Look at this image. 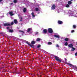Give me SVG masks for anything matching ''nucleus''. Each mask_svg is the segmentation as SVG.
<instances>
[{"label": "nucleus", "instance_id": "nucleus-2", "mask_svg": "<svg viewBox=\"0 0 77 77\" xmlns=\"http://www.w3.org/2000/svg\"><path fill=\"white\" fill-rule=\"evenodd\" d=\"M48 31L50 33H53V29H52L51 28H48Z\"/></svg>", "mask_w": 77, "mask_h": 77}, {"label": "nucleus", "instance_id": "nucleus-43", "mask_svg": "<svg viewBox=\"0 0 77 77\" xmlns=\"http://www.w3.org/2000/svg\"><path fill=\"white\" fill-rule=\"evenodd\" d=\"M74 17H77V16H74Z\"/></svg>", "mask_w": 77, "mask_h": 77}, {"label": "nucleus", "instance_id": "nucleus-12", "mask_svg": "<svg viewBox=\"0 0 77 77\" xmlns=\"http://www.w3.org/2000/svg\"><path fill=\"white\" fill-rule=\"evenodd\" d=\"M8 32H13V31L12 29H10L9 31H7Z\"/></svg>", "mask_w": 77, "mask_h": 77}, {"label": "nucleus", "instance_id": "nucleus-23", "mask_svg": "<svg viewBox=\"0 0 77 77\" xmlns=\"http://www.w3.org/2000/svg\"><path fill=\"white\" fill-rule=\"evenodd\" d=\"M14 3H16L17 2V0H14Z\"/></svg>", "mask_w": 77, "mask_h": 77}, {"label": "nucleus", "instance_id": "nucleus-1", "mask_svg": "<svg viewBox=\"0 0 77 77\" xmlns=\"http://www.w3.org/2000/svg\"><path fill=\"white\" fill-rule=\"evenodd\" d=\"M27 32L28 33H29V34H31L32 33V29L31 28H28L27 29Z\"/></svg>", "mask_w": 77, "mask_h": 77}, {"label": "nucleus", "instance_id": "nucleus-30", "mask_svg": "<svg viewBox=\"0 0 77 77\" xmlns=\"http://www.w3.org/2000/svg\"><path fill=\"white\" fill-rule=\"evenodd\" d=\"M75 32V31L74 30H72L71 31V33H74Z\"/></svg>", "mask_w": 77, "mask_h": 77}, {"label": "nucleus", "instance_id": "nucleus-6", "mask_svg": "<svg viewBox=\"0 0 77 77\" xmlns=\"http://www.w3.org/2000/svg\"><path fill=\"white\" fill-rule=\"evenodd\" d=\"M47 30L46 29H45L43 30V32L44 33L46 34L47 33Z\"/></svg>", "mask_w": 77, "mask_h": 77}, {"label": "nucleus", "instance_id": "nucleus-41", "mask_svg": "<svg viewBox=\"0 0 77 77\" xmlns=\"http://www.w3.org/2000/svg\"><path fill=\"white\" fill-rule=\"evenodd\" d=\"M3 0H0V2H2V1Z\"/></svg>", "mask_w": 77, "mask_h": 77}, {"label": "nucleus", "instance_id": "nucleus-33", "mask_svg": "<svg viewBox=\"0 0 77 77\" xmlns=\"http://www.w3.org/2000/svg\"><path fill=\"white\" fill-rule=\"evenodd\" d=\"M56 47H59V46L57 44L56 45Z\"/></svg>", "mask_w": 77, "mask_h": 77}, {"label": "nucleus", "instance_id": "nucleus-35", "mask_svg": "<svg viewBox=\"0 0 77 77\" xmlns=\"http://www.w3.org/2000/svg\"><path fill=\"white\" fill-rule=\"evenodd\" d=\"M67 62V60L65 58V62Z\"/></svg>", "mask_w": 77, "mask_h": 77}, {"label": "nucleus", "instance_id": "nucleus-19", "mask_svg": "<svg viewBox=\"0 0 77 77\" xmlns=\"http://www.w3.org/2000/svg\"><path fill=\"white\" fill-rule=\"evenodd\" d=\"M71 50V51H74L75 50V48L72 47Z\"/></svg>", "mask_w": 77, "mask_h": 77}, {"label": "nucleus", "instance_id": "nucleus-27", "mask_svg": "<svg viewBox=\"0 0 77 77\" xmlns=\"http://www.w3.org/2000/svg\"><path fill=\"white\" fill-rule=\"evenodd\" d=\"M26 44H28V45H30V44H29V42H26Z\"/></svg>", "mask_w": 77, "mask_h": 77}, {"label": "nucleus", "instance_id": "nucleus-7", "mask_svg": "<svg viewBox=\"0 0 77 77\" xmlns=\"http://www.w3.org/2000/svg\"><path fill=\"white\" fill-rule=\"evenodd\" d=\"M26 30L25 29H24V31H21V30H19V32H21V33H24V32H26Z\"/></svg>", "mask_w": 77, "mask_h": 77}, {"label": "nucleus", "instance_id": "nucleus-8", "mask_svg": "<svg viewBox=\"0 0 77 77\" xmlns=\"http://www.w3.org/2000/svg\"><path fill=\"white\" fill-rule=\"evenodd\" d=\"M62 23H63V22H62V21L60 20L58 21V23L59 24H62Z\"/></svg>", "mask_w": 77, "mask_h": 77}, {"label": "nucleus", "instance_id": "nucleus-14", "mask_svg": "<svg viewBox=\"0 0 77 77\" xmlns=\"http://www.w3.org/2000/svg\"><path fill=\"white\" fill-rule=\"evenodd\" d=\"M10 24L9 23H4V26H9Z\"/></svg>", "mask_w": 77, "mask_h": 77}, {"label": "nucleus", "instance_id": "nucleus-45", "mask_svg": "<svg viewBox=\"0 0 77 77\" xmlns=\"http://www.w3.org/2000/svg\"><path fill=\"white\" fill-rule=\"evenodd\" d=\"M70 12H71V11H70Z\"/></svg>", "mask_w": 77, "mask_h": 77}, {"label": "nucleus", "instance_id": "nucleus-4", "mask_svg": "<svg viewBox=\"0 0 77 77\" xmlns=\"http://www.w3.org/2000/svg\"><path fill=\"white\" fill-rule=\"evenodd\" d=\"M55 8L56 6L54 5H53L51 7V9H52V10H54V9H55Z\"/></svg>", "mask_w": 77, "mask_h": 77}, {"label": "nucleus", "instance_id": "nucleus-17", "mask_svg": "<svg viewBox=\"0 0 77 77\" xmlns=\"http://www.w3.org/2000/svg\"><path fill=\"white\" fill-rule=\"evenodd\" d=\"M68 45V42H66L64 44L66 46H67V45Z\"/></svg>", "mask_w": 77, "mask_h": 77}, {"label": "nucleus", "instance_id": "nucleus-18", "mask_svg": "<svg viewBox=\"0 0 77 77\" xmlns=\"http://www.w3.org/2000/svg\"><path fill=\"white\" fill-rule=\"evenodd\" d=\"M68 65L69 66H70V67H72L73 66H72V65L70 63L68 64Z\"/></svg>", "mask_w": 77, "mask_h": 77}, {"label": "nucleus", "instance_id": "nucleus-3", "mask_svg": "<svg viewBox=\"0 0 77 77\" xmlns=\"http://www.w3.org/2000/svg\"><path fill=\"white\" fill-rule=\"evenodd\" d=\"M55 59H56V60H57V61H59V62H61V60L60 59V58H59V57L56 56Z\"/></svg>", "mask_w": 77, "mask_h": 77}, {"label": "nucleus", "instance_id": "nucleus-28", "mask_svg": "<svg viewBox=\"0 0 77 77\" xmlns=\"http://www.w3.org/2000/svg\"><path fill=\"white\" fill-rule=\"evenodd\" d=\"M48 45H51L52 44V43L51 42H48Z\"/></svg>", "mask_w": 77, "mask_h": 77}, {"label": "nucleus", "instance_id": "nucleus-13", "mask_svg": "<svg viewBox=\"0 0 77 77\" xmlns=\"http://www.w3.org/2000/svg\"><path fill=\"white\" fill-rule=\"evenodd\" d=\"M35 42L33 41H32L31 43V44H33V45H34L35 44Z\"/></svg>", "mask_w": 77, "mask_h": 77}, {"label": "nucleus", "instance_id": "nucleus-24", "mask_svg": "<svg viewBox=\"0 0 77 77\" xmlns=\"http://www.w3.org/2000/svg\"><path fill=\"white\" fill-rule=\"evenodd\" d=\"M72 2H71L69 1L68 2V4L69 5H71V4Z\"/></svg>", "mask_w": 77, "mask_h": 77}, {"label": "nucleus", "instance_id": "nucleus-22", "mask_svg": "<svg viewBox=\"0 0 77 77\" xmlns=\"http://www.w3.org/2000/svg\"><path fill=\"white\" fill-rule=\"evenodd\" d=\"M29 46H30V47H32V48H33V47H34V45H29Z\"/></svg>", "mask_w": 77, "mask_h": 77}, {"label": "nucleus", "instance_id": "nucleus-16", "mask_svg": "<svg viewBox=\"0 0 77 77\" xmlns=\"http://www.w3.org/2000/svg\"><path fill=\"white\" fill-rule=\"evenodd\" d=\"M69 16H70L71 17H72V16H73V14L72 13H69Z\"/></svg>", "mask_w": 77, "mask_h": 77}, {"label": "nucleus", "instance_id": "nucleus-21", "mask_svg": "<svg viewBox=\"0 0 77 77\" xmlns=\"http://www.w3.org/2000/svg\"><path fill=\"white\" fill-rule=\"evenodd\" d=\"M65 41H68V38H65L64 39Z\"/></svg>", "mask_w": 77, "mask_h": 77}, {"label": "nucleus", "instance_id": "nucleus-36", "mask_svg": "<svg viewBox=\"0 0 77 77\" xmlns=\"http://www.w3.org/2000/svg\"><path fill=\"white\" fill-rule=\"evenodd\" d=\"M11 25H13V24H14V22H11Z\"/></svg>", "mask_w": 77, "mask_h": 77}, {"label": "nucleus", "instance_id": "nucleus-42", "mask_svg": "<svg viewBox=\"0 0 77 77\" xmlns=\"http://www.w3.org/2000/svg\"><path fill=\"white\" fill-rule=\"evenodd\" d=\"M13 3H11V5H13Z\"/></svg>", "mask_w": 77, "mask_h": 77}, {"label": "nucleus", "instance_id": "nucleus-25", "mask_svg": "<svg viewBox=\"0 0 77 77\" xmlns=\"http://www.w3.org/2000/svg\"><path fill=\"white\" fill-rule=\"evenodd\" d=\"M41 40V39L39 38H38L37 39H36V41H40Z\"/></svg>", "mask_w": 77, "mask_h": 77}, {"label": "nucleus", "instance_id": "nucleus-32", "mask_svg": "<svg viewBox=\"0 0 77 77\" xmlns=\"http://www.w3.org/2000/svg\"><path fill=\"white\" fill-rule=\"evenodd\" d=\"M38 48H40L41 47V45H39L38 46H37Z\"/></svg>", "mask_w": 77, "mask_h": 77}, {"label": "nucleus", "instance_id": "nucleus-29", "mask_svg": "<svg viewBox=\"0 0 77 77\" xmlns=\"http://www.w3.org/2000/svg\"><path fill=\"white\" fill-rule=\"evenodd\" d=\"M20 19H21L20 20V21H22V17H20Z\"/></svg>", "mask_w": 77, "mask_h": 77}, {"label": "nucleus", "instance_id": "nucleus-5", "mask_svg": "<svg viewBox=\"0 0 77 77\" xmlns=\"http://www.w3.org/2000/svg\"><path fill=\"white\" fill-rule=\"evenodd\" d=\"M54 37H55V38H58V39H59V38H60V36H59V35H54Z\"/></svg>", "mask_w": 77, "mask_h": 77}, {"label": "nucleus", "instance_id": "nucleus-20", "mask_svg": "<svg viewBox=\"0 0 77 77\" xmlns=\"http://www.w3.org/2000/svg\"><path fill=\"white\" fill-rule=\"evenodd\" d=\"M23 11L24 12H26V8H24L23 9Z\"/></svg>", "mask_w": 77, "mask_h": 77}, {"label": "nucleus", "instance_id": "nucleus-37", "mask_svg": "<svg viewBox=\"0 0 77 77\" xmlns=\"http://www.w3.org/2000/svg\"><path fill=\"white\" fill-rule=\"evenodd\" d=\"M7 29H9V27H7Z\"/></svg>", "mask_w": 77, "mask_h": 77}, {"label": "nucleus", "instance_id": "nucleus-15", "mask_svg": "<svg viewBox=\"0 0 77 77\" xmlns=\"http://www.w3.org/2000/svg\"><path fill=\"white\" fill-rule=\"evenodd\" d=\"M31 14L32 16V17H35V16L34 15V13H33V12H32Z\"/></svg>", "mask_w": 77, "mask_h": 77}, {"label": "nucleus", "instance_id": "nucleus-40", "mask_svg": "<svg viewBox=\"0 0 77 77\" xmlns=\"http://www.w3.org/2000/svg\"><path fill=\"white\" fill-rule=\"evenodd\" d=\"M75 56H77V52L75 53Z\"/></svg>", "mask_w": 77, "mask_h": 77}, {"label": "nucleus", "instance_id": "nucleus-26", "mask_svg": "<svg viewBox=\"0 0 77 77\" xmlns=\"http://www.w3.org/2000/svg\"><path fill=\"white\" fill-rule=\"evenodd\" d=\"M66 8H69V5L68 4H67L66 5Z\"/></svg>", "mask_w": 77, "mask_h": 77}, {"label": "nucleus", "instance_id": "nucleus-31", "mask_svg": "<svg viewBox=\"0 0 77 77\" xmlns=\"http://www.w3.org/2000/svg\"><path fill=\"white\" fill-rule=\"evenodd\" d=\"M35 10H36V11H39V9H38V8H35Z\"/></svg>", "mask_w": 77, "mask_h": 77}, {"label": "nucleus", "instance_id": "nucleus-9", "mask_svg": "<svg viewBox=\"0 0 77 77\" xmlns=\"http://www.w3.org/2000/svg\"><path fill=\"white\" fill-rule=\"evenodd\" d=\"M9 14H10V15H11V16H12V15H14V14H13V12L12 11H11L9 12Z\"/></svg>", "mask_w": 77, "mask_h": 77}, {"label": "nucleus", "instance_id": "nucleus-39", "mask_svg": "<svg viewBox=\"0 0 77 77\" xmlns=\"http://www.w3.org/2000/svg\"><path fill=\"white\" fill-rule=\"evenodd\" d=\"M38 32H37L35 33V35H38Z\"/></svg>", "mask_w": 77, "mask_h": 77}, {"label": "nucleus", "instance_id": "nucleus-38", "mask_svg": "<svg viewBox=\"0 0 77 77\" xmlns=\"http://www.w3.org/2000/svg\"><path fill=\"white\" fill-rule=\"evenodd\" d=\"M75 68V69H77V67H75V66H74Z\"/></svg>", "mask_w": 77, "mask_h": 77}, {"label": "nucleus", "instance_id": "nucleus-44", "mask_svg": "<svg viewBox=\"0 0 77 77\" xmlns=\"http://www.w3.org/2000/svg\"><path fill=\"white\" fill-rule=\"evenodd\" d=\"M70 0L71 1H72V0Z\"/></svg>", "mask_w": 77, "mask_h": 77}, {"label": "nucleus", "instance_id": "nucleus-34", "mask_svg": "<svg viewBox=\"0 0 77 77\" xmlns=\"http://www.w3.org/2000/svg\"><path fill=\"white\" fill-rule=\"evenodd\" d=\"M76 27V26L75 25H73V27L74 29H75V28Z\"/></svg>", "mask_w": 77, "mask_h": 77}, {"label": "nucleus", "instance_id": "nucleus-11", "mask_svg": "<svg viewBox=\"0 0 77 77\" xmlns=\"http://www.w3.org/2000/svg\"><path fill=\"white\" fill-rule=\"evenodd\" d=\"M14 23H15V24H17V23L18 22H17V20L16 19H15L14 20Z\"/></svg>", "mask_w": 77, "mask_h": 77}, {"label": "nucleus", "instance_id": "nucleus-10", "mask_svg": "<svg viewBox=\"0 0 77 77\" xmlns=\"http://www.w3.org/2000/svg\"><path fill=\"white\" fill-rule=\"evenodd\" d=\"M73 46V45H72V44H69L68 45V47H70V48L72 47Z\"/></svg>", "mask_w": 77, "mask_h": 77}]
</instances>
